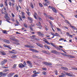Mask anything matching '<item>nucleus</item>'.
I'll list each match as a JSON object with an SVG mask.
<instances>
[{
	"mask_svg": "<svg viewBox=\"0 0 77 77\" xmlns=\"http://www.w3.org/2000/svg\"><path fill=\"white\" fill-rule=\"evenodd\" d=\"M43 63L46 65H52V64L47 62H43Z\"/></svg>",
	"mask_w": 77,
	"mask_h": 77,
	"instance_id": "obj_1",
	"label": "nucleus"
},
{
	"mask_svg": "<svg viewBox=\"0 0 77 77\" xmlns=\"http://www.w3.org/2000/svg\"><path fill=\"white\" fill-rule=\"evenodd\" d=\"M19 67L20 68H23L25 67V66L23 65L22 63H20L19 64Z\"/></svg>",
	"mask_w": 77,
	"mask_h": 77,
	"instance_id": "obj_2",
	"label": "nucleus"
},
{
	"mask_svg": "<svg viewBox=\"0 0 77 77\" xmlns=\"http://www.w3.org/2000/svg\"><path fill=\"white\" fill-rule=\"evenodd\" d=\"M27 62L29 66H30V67H32V63L31 62L27 61Z\"/></svg>",
	"mask_w": 77,
	"mask_h": 77,
	"instance_id": "obj_3",
	"label": "nucleus"
},
{
	"mask_svg": "<svg viewBox=\"0 0 77 77\" xmlns=\"http://www.w3.org/2000/svg\"><path fill=\"white\" fill-rule=\"evenodd\" d=\"M14 74H15V73H14V72H13V73H9L8 75V77H12V76H13V75H14Z\"/></svg>",
	"mask_w": 77,
	"mask_h": 77,
	"instance_id": "obj_4",
	"label": "nucleus"
},
{
	"mask_svg": "<svg viewBox=\"0 0 77 77\" xmlns=\"http://www.w3.org/2000/svg\"><path fill=\"white\" fill-rule=\"evenodd\" d=\"M30 50L33 51V52H36V53H39V51H37L36 50L32 49H30Z\"/></svg>",
	"mask_w": 77,
	"mask_h": 77,
	"instance_id": "obj_5",
	"label": "nucleus"
},
{
	"mask_svg": "<svg viewBox=\"0 0 77 77\" xmlns=\"http://www.w3.org/2000/svg\"><path fill=\"white\" fill-rule=\"evenodd\" d=\"M13 38H15V37L13 36L12 37V38H10V39L11 40H12V41H18L17 40V39Z\"/></svg>",
	"mask_w": 77,
	"mask_h": 77,
	"instance_id": "obj_6",
	"label": "nucleus"
},
{
	"mask_svg": "<svg viewBox=\"0 0 77 77\" xmlns=\"http://www.w3.org/2000/svg\"><path fill=\"white\" fill-rule=\"evenodd\" d=\"M25 47H27V48H33V47L32 46L26 45H25Z\"/></svg>",
	"mask_w": 77,
	"mask_h": 77,
	"instance_id": "obj_7",
	"label": "nucleus"
},
{
	"mask_svg": "<svg viewBox=\"0 0 77 77\" xmlns=\"http://www.w3.org/2000/svg\"><path fill=\"white\" fill-rule=\"evenodd\" d=\"M48 17L49 19L51 20H54V19L53 17H51L50 15L48 16Z\"/></svg>",
	"mask_w": 77,
	"mask_h": 77,
	"instance_id": "obj_8",
	"label": "nucleus"
},
{
	"mask_svg": "<svg viewBox=\"0 0 77 77\" xmlns=\"http://www.w3.org/2000/svg\"><path fill=\"white\" fill-rule=\"evenodd\" d=\"M5 19H7L6 20H10V18L8 16H5Z\"/></svg>",
	"mask_w": 77,
	"mask_h": 77,
	"instance_id": "obj_9",
	"label": "nucleus"
},
{
	"mask_svg": "<svg viewBox=\"0 0 77 77\" xmlns=\"http://www.w3.org/2000/svg\"><path fill=\"white\" fill-rule=\"evenodd\" d=\"M0 53L1 54H2V55H6V53L4 51H1Z\"/></svg>",
	"mask_w": 77,
	"mask_h": 77,
	"instance_id": "obj_10",
	"label": "nucleus"
},
{
	"mask_svg": "<svg viewBox=\"0 0 77 77\" xmlns=\"http://www.w3.org/2000/svg\"><path fill=\"white\" fill-rule=\"evenodd\" d=\"M66 75H67L68 76H70L71 77H72V74L71 73H66Z\"/></svg>",
	"mask_w": 77,
	"mask_h": 77,
	"instance_id": "obj_11",
	"label": "nucleus"
},
{
	"mask_svg": "<svg viewBox=\"0 0 77 77\" xmlns=\"http://www.w3.org/2000/svg\"><path fill=\"white\" fill-rule=\"evenodd\" d=\"M37 33L38 35H39V36H43V35H44L43 34L41 33V32H37Z\"/></svg>",
	"mask_w": 77,
	"mask_h": 77,
	"instance_id": "obj_12",
	"label": "nucleus"
},
{
	"mask_svg": "<svg viewBox=\"0 0 77 77\" xmlns=\"http://www.w3.org/2000/svg\"><path fill=\"white\" fill-rule=\"evenodd\" d=\"M4 42H6V43H7V44H9V43H10L9 41L7 40H4Z\"/></svg>",
	"mask_w": 77,
	"mask_h": 77,
	"instance_id": "obj_13",
	"label": "nucleus"
},
{
	"mask_svg": "<svg viewBox=\"0 0 77 77\" xmlns=\"http://www.w3.org/2000/svg\"><path fill=\"white\" fill-rule=\"evenodd\" d=\"M51 53L54 54H56V53H57V52L56 51H52Z\"/></svg>",
	"mask_w": 77,
	"mask_h": 77,
	"instance_id": "obj_14",
	"label": "nucleus"
},
{
	"mask_svg": "<svg viewBox=\"0 0 77 77\" xmlns=\"http://www.w3.org/2000/svg\"><path fill=\"white\" fill-rule=\"evenodd\" d=\"M52 10L54 12H55V13H57V10H56V9H55L54 8H52Z\"/></svg>",
	"mask_w": 77,
	"mask_h": 77,
	"instance_id": "obj_15",
	"label": "nucleus"
},
{
	"mask_svg": "<svg viewBox=\"0 0 77 77\" xmlns=\"http://www.w3.org/2000/svg\"><path fill=\"white\" fill-rule=\"evenodd\" d=\"M61 68L63 69H64L65 70H68V68L66 67H61Z\"/></svg>",
	"mask_w": 77,
	"mask_h": 77,
	"instance_id": "obj_16",
	"label": "nucleus"
},
{
	"mask_svg": "<svg viewBox=\"0 0 77 77\" xmlns=\"http://www.w3.org/2000/svg\"><path fill=\"white\" fill-rule=\"evenodd\" d=\"M70 27H71L74 30H77V28H76L74 26H72L71 25Z\"/></svg>",
	"mask_w": 77,
	"mask_h": 77,
	"instance_id": "obj_17",
	"label": "nucleus"
},
{
	"mask_svg": "<svg viewBox=\"0 0 77 77\" xmlns=\"http://www.w3.org/2000/svg\"><path fill=\"white\" fill-rule=\"evenodd\" d=\"M51 45L53 46V47H54L55 48H56V46L53 43H51Z\"/></svg>",
	"mask_w": 77,
	"mask_h": 77,
	"instance_id": "obj_18",
	"label": "nucleus"
},
{
	"mask_svg": "<svg viewBox=\"0 0 77 77\" xmlns=\"http://www.w3.org/2000/svg\"><path fill=\"white\" fill-rule=\"evenodd\" d=\"M35 15L34 16V17L35 19L36 20L37 19V17H36V15H37V14L35 12L34 13Z\"/></svg>",
	"mask_w": 77,
	"mask_h": 77,
	"instance_id": "obj_19",
	"label": "nucleus"
},
{
	"mask_svg": "<svg viewBox=\"0 0 77 77\" xmlns=\"http://www.w3.org/2000/svg\"><path fill=\"white\" fill-rule=\"evenodd\" d=\"M44 47L46 48H48V50H50V47L48 46H47L46 45H44Z\"/></svg>",
	"mask_w": 77,
	"mask_h": 77,
	"instance_id": "obj_20",
	"label": "nucleus"
},
{
	"mask_svg": "<svg viewBox=\"0 0 77 77\" xmlns=\"http://www.w3.org/2000/svg\"><path fill=\"white\" fill-rule=\"evenodd\" d=\"M69 57L70 58H75V57L72 56V55H69Z\"/></svg>",
	"mask_w": 77,
	"mask_h": 77,
	"instance_id": "obj_21",
	"label": "nucleus"
},
{
	"mask_svg": "<svg viewBox=\"0 0 77 77\" xmlns=\"http://www.w3.org/2000/svg\"><path fill=\"white\" fill-rule=\"evenodd\" d=\"M30 6L32 8V9H33V8H34L33 5V4H32V3H30Z\"/></svg>",
	"mask_w": 77,
	"mask_h": 77,
	"instance_id": "obj_22",
	"label": "nucleus"
},
{
	"mask_svg": "<svg viewBox=\"0 0 77 77\" xmlns=\"http://www.w3.org/2000/svg\"><path fill=\"white\" fill-rule=\"evenodd\" d=\"M28 20H29V21H32V19L31 18V17H28Z\"/></svg>",
	"mask_w": 77,
	"mask_h": 77,
	"instance_id": "obj_23",
	"label": "nucleus"
},
{
	"mask_svg": "<svg viewBox=\"0 0 77 77\" xmlns=\"http://www.w3.org/2000/svg\"><path fill=\"white\" fill-rule=\"evenodd\" d=\"M36 45H38V46H39V47H42V46L39 43H37L36 44Z\"/></svg>",
	"mask_w": 77,
	"mask_h": 77,
	"instance_id": "obj_24",
	"label": "nucleus"
},
{
	"mask_svg": "<svg viewBox=\"0 0 77 77\" xmlns=\"http://www.w3.org/2000/svg\"><path fill=\"white\" fill-rule=\"evenodd\" d=\"M36 76H38V75H35V73L34 75H32V77H36Z\"/></svg>",
	"mask_w": 77,
	"mask_h": 77,
	"instance_id": "obj_25",
	"label": "nucleus"
},
{
	"mask_svg": "<svg viewBox=\"0 0 77 77\" xmlns=\"http://www.w3.org/2000/svg\"><path fill=\"white\" fill-rule=\"evenodd\" d=\"M45 42V43H46L47 44H48L49 45H50V44H51V43H50L49 42H48L47 41H46Z\"/></svg>",
	"mask_w": 77,
	"mask_h": 77,
	"instance_id": "obj_26",
	"label": "nucleus"
},
{
	"mask_svg": "<svg viewBox=\"0 0 77 77\" xmlns=\"http://www.w3.org/2000/svg\"><path fill=\"white\" fill-rule=\"evenodd\" d=\"M32 37L34 39H36V38H35V37H36V35H33Z\"/></svg>",
	"mask_w": 77,
	"mask_h": 77,
	"instance_id": "obj_27",
	"label": "nucleus"
},
{
	"mask_svg": "<svg viewBox=\"0 0 77 77\" xmlns=\"http://www.w3.org/2000/svg\"><path fill=\"white\" fill-rule=\"evenodd\" d=\"M17 67V64H14L13 66V68H16Z\"/></svg>",
	"mask_w": 77,
	"mask_h": 77,
	"instance_id": "obj_28",
	"label": "nucleus"
},
{
	"mask_svg": "<svg viewBox=\"0 0 77 77\" xmlns=\"http://www.w3.org/2000/svg\"><path fill=\"white\" fill-rule=\"evenodd\" d=\"M42 74L43 75H47V73L46 72H42Z\"/></svg>",
	"mask_w": 77,
	"mask_h": 77,
	"instance_id": "obj_29",
	"label": "nucleus"
},
{
	"mask_svg": "<svg viewBox=\"0 0 77 77\" xmlns=\"http://www.w3.org/2000/svg\"><path fill=\"white\" fill-rule=\"evenodd\" d=\"M26 14H27V15H29V16H30V12H26Z\"/></svg>",
	"mask_w": 77,
	"mask_h": 77,
	"instance_id": "obj_30",
	"label": "nucleus"
},
{
	"mask_svg": "<svg viewBox=\"0 0 77 77\" xmlns=\"http://www.w3.org/2000/svg\"><path fill=\"white\" fill-rule=\"evenodd\" d=\"M3 61H4V63H6V62H7L8 61L6 59H4Z\"/></svg>",
	"mask_w": 77,
	"mask_h": 77,
	"instance_id": "obj_31",
	"label": "nucleus"
},
{
	"mask_svg": "<svg viewBox=\"0 0 77 77\" xmlns=\"http://www.w3.org/2000/svg\"><path fill=\"white\" fill-rule=\"evenodd\" d=\"M72 69H75V70H77V67H73L72 68Z\"/></svg>",
	"mask_w": 77,
	"mask_h": 77,
	"instance_id": "obj_32",
	"label": "nucleus"
},
{
	"mask_svg": "<svg viewBox=\"0 0 77 77\" xmlns=\"http://www.w3.org/2000/svg\"><path fill=\"white\" fill-rule=\"evenodd\" d=\"M3 33H4V34H8V33L6 32V31H3Z\"/></svg>",
	"mask_w": 77,
	"mask_h": 77,
	"instance_id": "obj_33",
	"label": "nucleus"
},
{
	"mask_svg": "<svg viewBox=\"0 0 77 77\" xmlns=\"http://www.w3.org/2000/svg\"><path fill=\"white\" fill-rule=\"evenodd\" d=\"M4 63H5L4 62V61H3L1 62V65H3V64H4Z\"/></svg>",
	"mask_w": 77,
	"mask_h": 77,
	"instance_id": "obj_34",
	"label": "nucleus"
},
{
	"mask_svg": "<svg viewBox=\"0 0 77 77\" xmlns=\"http://www.w3.org/2000/svg\"><path fill=\"white\" fill-rule=\"evenodd\" d=\"M46 3H48V4H50V2L48 1L47 0H44Z\"/></svg>",
	"mask_w": 77,
	"mask_h": 77,
	"instance_id": "obj_35",
	"label": "nucleus"
},
{
	"mask_svg": "<svg viewBox=\"0 0 77 77\" xmlns=\"http://www.w3.org/2000/svg\"><path fill=\"white\" fill-rule=\"evenodd\" d=\"M65 74H63L62 75H60L59 76V77H65Z\"/></svg>",
	"mask_w": 77,
	"mask_h": 77,
	"instance_id": "obj_36",
	"label": "nucleus"
},
{
	"mask_svg": "<svg viewBox=\"0 0 77 77\" xmlns=\"http://www.w3.org/2000/svg\"><path fill=\"white\" fill-rule=\"evenodd\" d=\"M29 28H30L31 30H32V31L33 30V29H32V27H31V26L30 25L29 26Z\"/></svg>",
	"mask_w": 77,
	"mask_h": 77,
	"instance_id": "obj_37",
	"label": "nucleus"
},
{
	"mask_svg": "<svg viewBox=\"0 0 77 77\" xmlns=\"http://www.w3.org/2000/svg\"><path fill=\"white\" fill-rule=\"evenodd\" d=\"M57 30L58 31H59V32H60L61 31V29L59 28H57Z\"/></svg>",
	"mask_w": 77,
	"mask_h": 77,
	"instance_id": "obj_38",
	"label": "nucleus"
},
{
	"mask_svg": "<svg viewBox=\"0 0 77 77\" xmlns=\"http://www.w3.org/2000/svg\"><path fill=\"white\" fill-rule=\"evenodd\" d=\"M42 52H43V53H46V54H48V53H47V51H42Z\"/></svg>",
	"mask_w": 77,
	"mask_h": 77,
	"instance_id": "obj_39",
	"label": "nucleus"
},
{
	"mask_svg": "<svg viewBox=\"0 0 77 77\" xmlns=\"http://www.w3.org/2000/svg\"><path fill=\"white\" fill-rule=\"evenodd\" d=\"M67 24H69L70 26H71V24H70V23H69V21H68L67 22Z\"/></svg>",
	"mask_w": 77,
	"mask_h": 77,
	"instance_id": "obj_40",
	"label": "nucleus"
},
{
	"mask_svg": "<svg viewBox=\"0 0 77 77\" xmlns=\"http://www.w3.org/2000/svg\"><path fill=\"white\" fill-rule=\"evenodd\" d=\"M63 40H64V39L62 38H61L60 39H59V41H63Z\"/></svg>",
	"mask_w": 77,
	"mask_h": 77,
	"instance_id": "obj_41",
	"label": "nucleus"
},
{
	"mask_svg": "<svg viewBox=\"0 0 77 77\" xmlns=\"http://www.w3.org/2000/svg\"><path fill=\"white\" fill-rule=\"evenodd\" d=\"M39 5L40 6V7H42V6H43L42 5V4H41V3H39Z\"/></svg>",
	"mask_w": 77,
	"mask_h": 77,
	"instance_id": "obj_42",
	"label": "nucleus"
},
{
	"mask_svg": "<svg viewBox=\"0 0 77 77\" xmlns=\"http://www.w3.org/2000/svg\"><path fill=\"white\" fill-rule=\"evenodd\" d=\"M55 35H57V36H60L59 34L57 33H55Z\"/></svg>",
	"mask_w": 77,
	"mask_h": 77,
	"instance_id": "obj_43",
	"label": "nucleus"
},
{
	"mask_svg": "<svg viewBox=\"0 0 77 77\" xmlns=\"http://www.w3.org/2000/svg\"><path fill=\"white\" fill-rule=\"evenodd\" d=\"M49 9H53V7H52L50 6H49Z\"/></svg>",
	"mask_w": 77,
	"mask_h": 77,
	"instance_id": "obj_44",
	"label": "nucleus"
},
{
	"mask_svg": "<svg viewBox=\"0 0 77 77\" xmlns=\"http://www.w3.org/2000/svg\"><path fill=\"white\" fill-rule=\"evenodd\" d=\"M2 74H3V72H0V77H1L2 76Z\"/></svg>",
	"mask_w": 77,
	"mask_h": 77,
	"instance_id": "obj_45",
	"label": "nucleus"
},
{
	"mask_svg": "<svg viewBox=\"0 0 77 77\" xmlns=\"http://www.w3.org/2000/svg\"><path fill=\"white\" fill-rule=\"evenodd\" d=\"M0 6L1 8H3V5L2 4H0Z\"/></svg>",
	"mask_w": 77,
	"mask_h": 77,
	"instance_id": "obj_46",
	"label": "nucleus"
},
{
	"mask_svg": "<svg viewBox=\"0 0 77 77\" xmlns=\"http://www.w3.org/2000/svg\"><path fill=\"white\" fill-rule=\"evenodd\" d=\"M9 5L10 6H11L12 5H11V4H12V3L11 2H9Z\"/></svg>",
	"mask_w": 77,
	"mask_h": 77,
	"instance_id": "obj_47",
	"label": "nucleus"
},
{
	"mask_svg": "<svg viewBox=\"0 0 77 77\" xmlns=\"http://www.w3.org/2000/svg\"><path fill=\"white\" fill-rule=\"evenodd\" d=\"M38 24H39L38 26L39 27H41V23H40V22H38Z\"/></svg>",
	"mask_w": 77,
	"mask_h": 77,
	"instance_id": "obj_48",
	"label": "nucleus"
},
{
	"mask_svg": "<svg viewBox=\"0 0 77 77\" xmlns=\"http://www.w3.org/2000/svg\"><path fill=\"white\" fill-rule=\"evenodd\" d=\"M11 15H12V17H15V15H14V14L12 13Z\"/></svg>",
	"mask_w": 77,
	"mask_h": 77,
	"instance_id": "obj_49",
	"label": "nucleus"
},
{
	"mask_svg": "<svg viewBox=\"0 0 77 77\" xmlns=\"http://www.w3.org/2000/svg\"><path fill=\"white\" fill-rule=\"evenodd\" d=\"M47 40V39H46L45 38H43V41L45 42L46 41H47V40Z\"/></svg>",
	"mask_w": 77,
	"mask_h": 77,
	"instance_id": "obj_50",
	"label": "nucleus"
},
{
	"mask_svg": "<svg viewBox=\"0 0 77 77\" xmlns=\"http://www.w3.org/2000/svg\"><path fill=\"white\" fill-rule=\"evenodd\" d=\"M24 27H27V24H24Z\"/></svg>",
	"mask_w": 77,
	"mask_h": 77,
	"instance_id": "obj_51",
	"label": "nucleus"
},
{
	"mask_svg": "<svg viewBox=\"0 0 77 77\" xmlns=\"http://www.w3.org/2000/svg\"><path fill=\"white\" fill-rule=\"evenodd\" d=\"M23 65H24V66H26V62H24L23 63Z\"/></svg>",
	"mask_w": 77,
	"mask_h": 77,
	"instance_id": "obj_52",
	"label": "nucleus"
},
{
	"mask_svg": "<svg viewBox=\"0 0 77 77\" xmlns=\"http://www.w3.org/2000/svg\"><path fill=\"white\" fill-rule=\"evenodd\" d=\"M14 77H18V75L16 74V75L14 76Z\"/></svg>",
	"mask_w": 77,
	"mask_h": 77,
	"instance_id": "obj_53",
	"label": "nucleus"
},
{
	"mask_svg": "<svg viewBox=\"0 0 77 77\" xmlns=\"http://www.w3.org/2000/svg\"><path fill=\"white\" fill-rule=\"evenodd\" d=\"M42 69L43 70H44L45 71H46V70H47V69L46 68H43Z\"/></svg>",
	"mask_w": 77,
	"mask_h": 77,
	"instance_id": "obj_54",
	"label": "nucleus"
},
{
	"mask_svg": "<svg viewBox=\"0 0 77 77\" xmlns=\"http://www.w3.org/2000/svg\"><path fill=\"white\" fill-rule=\"evenodd\" d=\"M38 18L39 20V21H42V19H41L40 17H39Z\"/></svg>",
	"mask_w": 77,
	"mask_h": 77,
	"instance_id": "obj_55",
	"label": "nucleus"
},
{
	"mask_svg": "<svg viewBox=\"0 0 77 77\" xmlns=\"http://www.w3.org/2000/svg\"><path fill=\"white\" fill-rule=\"evenodd\" d=\"M49 23H50V24H51V25H52V23L53 22H52L51 21H50L49 22Z\"/></svg>",
	"mask_w": 77,
	"mask_h": 77,
	"instance_id": "obj_56",
	"label": "nucleus"
},
{
	"mask_svg": "<svg viewBox=\"0 0 77 77\" xmlns=\"http://www.w3.org/2000/svg\"><path fill=\"white\" fill-rule=\"evenodd\" d=\"M22 18H25V16L24 15L22 16Z\"/></svg>",
	"mask_w": 77,
	"mask_h": 77,
	"instance_id": "obj_57",
	"label": "nucleus"
},
{
	"mask_svg": "<svg viewBox=\"0 0 77 77\" xmlns=\"http://www.w3.org/2000/svg\"><path fill=\"white\" fill-rule=\"evenodd\" d=\"M44 5H45V6H48V5H47V4L45 3V4H44Z\"/></svg>",
	"mask_w": 77,
	"mask_h": 77,
	"instance_id": "obj_58",
	"label": "nucleus"
},
{
	"mask_svg": "<svg viewBox=\"0 0 77 77\" xmlns=\"http://www.w3.org/2000/svg\"><path fill=\"white\" fill-rule=\"evenodd\" d=\"M11 0L12 2V3H15V0Z\"/></svg>",
	"mask_w": 77,
	"mask_h": 77,
	"instance_id": "obj_59",
	"label": "nucleus"
},
{
	"mask_svg": "<svg viewBox=\"0 0 77 77\" xmlns=\"http://www.w3.org/2000/svg\"><path fill=\"white\" fill-rule=\"evenodd\" d=\"M22 16L24 15V12H22Z\"/></svg>",
	"mask_w": 77,
	"mask_h": 77,
	"instance_id": "obj_60",
	"label": "nucleus"
},
{
	"mask_svg": "<svg viewBox=\"0 0 77 77\" xmlns=\"http://www.w3.org/2000/svg\"><path fill=\"white\" fill-rule=\"evenodd\" d=\"M66 35H67L68 36H69V33L68 32H67L66 33Z\"/></svg>",
	"mask_w": 77,
	"mask_h": 77,
	"instance_id": "obj_61",
	"label": "nucleus"
},
{
	"mask_svg": "<svg viewBox=\"0 0 77 77\" xmlns=\"http://www.w3.org/2000/svg\"><path fill=\"white\" fill-rule=\"evenodd\" d=\"M7 71H8V70H4V72H7Z\"/></svg>",
	"mask_w": 77,
	"mask_h": 77,
	"instance_id": "obj_62",
	"label": "nucleus"
},
{
	"mask_svg": "<svg viewBox=\"0 0 77 77\" xmlns=\"http://www.w3.org/2000/svg\"><path fill=\"white\" fill-rule=\"evenodd\" d=\"M9 20H6V21H7V22H8V23H11V22H9Z\"/></svg>",
	"mask_w": 77,
	"mask_h": 77,
	"instance_id": "obj_63",
	"label": "nucleus"
},
{
	"mask_svg": "<svg viewBox=\"0 0 77 77\" xmlns=\"http://www.w3.org/2000/svg\"><path fill=\"white\" fill-rule=\"evenodd\" d=\"M51 35H52L53 36H54V33L52 32L51 33Z\"/></svg>",
	"mask_w": 77,
	"mask_h": 77,
	"instance_id": "obj_64",
	"label": "nucleus"
}]
</instances>
